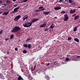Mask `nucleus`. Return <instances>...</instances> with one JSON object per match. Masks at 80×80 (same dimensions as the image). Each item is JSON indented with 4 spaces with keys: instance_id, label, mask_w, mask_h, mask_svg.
Listing matches in <instances>:
<instances>
[{
    "instance_id": "423d86ee",
    "label": "nucleus",
    "mask_w": 80,
    "mask_h": 80,
    "mask_svg": "<svg viewBox=\"0 0 80 80\" xmlns=\"http://www.w3.org/2000/svg\"><path fill=\"white\" fill-rule=\"evenodd\" d=\"M39 20V18H33L32 19V22H31L32 24L33 23L35 22H37Z\"/></svg>"
},
{
    "instance_id": "6e6552de",
    "label": "nucleus",
    "mask_w": 80,
    "mask_h": 80,
    "mask_svg": "<svg viewBox=\"0 0 80 80\" xmlns=\"http://www.w3.org/2000/svg\"><path fill=\"white\" fill-rule=\"evenodd\" d=\"M54 9L56 10H59L60 9H61L62 8L61 7H55L54 8Z\"/></svg>"
},
{
    "instance_id": "bb28decb",
    "label": "nucleus",
    "mask_w": 80,
    "mask_h": 80,
    "mask_svg": "<svg viewBox=\"0 0 80 80\" xmlns=\"http://www.w3.org/2000/svg\"><path fill=\"white\" fill-rule=\"evenodd\" d=\"M49 29L48 28H45L44 29V32H47V31H48Z\"/></svg>"
},
{
    "instance_id": "f8f14e48",
    "label": "nucleus",
    "mask_w": 80,
    "mask_h": 80,
    "mask_svg": "<svg viewBox=\"0 0 80 80\" xmlns=\"http://www.w3.org/2000/svg\"><path fill=\"white\" fill-rule=\"evenodd\" d=\"M47 24V23H44L41 25L39 27L42 28V27H44Z\"/></svg>"
},
{
    "instance_id": "4468645a",
    "label": "nucleus",
    "mask_w": 80,
    "mask_h": 80,
    "mask_svg": "<svg viewBox=\"0 0 80 80\" xmlns=\"http://www.w3.org/2000/svg\"><path fill=\"white\" fill-rule=\"evenodd\" d=\"M6 2L8 6L11 3L10 1L8 0H7Z\"/></svg>"
},
{
    "instance_id": "0eeeda50",
    "label": "nucleus",
    "mask_w": 80,
    "mask_h": 80,
    "mask_svg": "<svg viewBox=\"0 0 80 80\" xmlns=\"http://www.w3.org/2000/svg\"><path fill=\"white\" fill-rule=\"evenodd\" d=\"M18 80H23V78L20 75H18Z\"/></svg>"
},
{
    "instance_id": "37998d69",
    "label": "nucleus",
    "mask_w": 80,
    "mask_h": 80,
    "mask_svg": "<svg viewBox=\"0 0 80 80\" xmlns=\"http://www.w3.org/2000/svg\"><path fill=\"white\" fill-rule=\"evenodd\" d=\"M7 54H9V53H9V52H7Z\"/></svg>"
},
{
    "instance_id": "58836bf2",
    "label": "nucleus",
    "mask_w": 80,
    "mask_h": 80,
    "mask_svg": "<svg viewBox=\"0 0 80 80\" xmlns=\"http://www.w3.org/2000/svg\"><path fill=\"white\" fill-rule=\"evenodd\" d=\"M18 5H16V4H14V7H16Z\"/></svg>"
},
{
    "instance_id": "2f4dec72",
    "label": "nucleus",
    "mask_w": 80,
    "mask_h": 80,
    "mask_svg": "<svg viewBox=\"0 0 80 80\" xmlns=\"http://www.w3.org/2000/svg\"><path fill=\"white\" fill-rule=\"evenodd\" d=\"M9 40V38H5V40L6 41H7V40Z\"/></svg>"
},
{
    "instance_id": "412c9836",
    "label": "nucleus",
    "mask_w": 80,
    "mask_h": 80,
    "mask_svg": "<svg viewBox=\"0 0 80 80\" xmlns=\"http://www.w3.org/2000/svg\"><path fill=\"white\" fill-rule=\"evenodd\" d=\"M28 0H23V1H22V2H27L28 1Z\"/></svg>"
},
{
    "instance_id": "6ab92c4d",
    "label": "nucleus",
    "mask_w": 80,
    "mask_h": 80,
    "mask_svg": "<svg viewBox=\"0 0 80 80\" xmlns=\"http://www.w3.org/2000/svg\"><path fill=\"white\" fill-rule=\"evenodd\" d=\"M27 52V51L26 50H24L23 51V53L24 54H26Z\"/></svg>"
},
{
    "instance_id": "ddd939ff",
    "label": "nucleus",
    "mask_w": 80,
    "mask_h": 80,
    "mask_svg": "<svg viewBox=\"0 0 80 80\" xmlns=\"http://www.w3.org/2000/svg\"><path fill=\"white\" fill-rule=\"evenodd\" d=\"M28 15L25 16L22 19L23 21H25L26 19L28 18Z\"/></svg>"
},
{
    "instance_id": "f3484780",
    "label": "nucleus",
    "mask_w": 80,
    "mask_h": 80,
    "mask_svg": "<svg viewBox=\"0 0 80 80\" xmlns=\"http://www.w3.org/2000/svg\"><path fill=\"white\" fill-rule=\"evenodd\" d=\"M78 15H77V16H76L74 18V19L76 20L77 19H78Z\"/></svg>"
},
{
    "instance_id": "9b49d317",
    "label": "nucleus",
    "mask_w": 80,
    "mask_h": 80,
    "mask_svg": "<svg viewBox=\"0 0 80 80\" xmlns=\"http://www.w3.org/2000/svg\"><path fill=\"white\" fill-rule=\"evenodd\" d=\"M51 12H44L43 13H44L46 15H48L49 14V13Z\"/></svg>"
},
{
    "instance_id": "13d9d810",
    "label": "nucleus",
    "mask_w": 80,
    "mask_h": 80,
    "mask_svg": "<svg viewBox=\"0 0 80 80\" xmlns=\"http://www.w3.org/2000/svg\"><path fill=\"white\" fill-rule=\"evenodd\" d=\"M62 59V58H60V59Z\"/></svg>"
},
{
    "instance_id": "bf43d9fd",
    "label": "nucleus",
    "mask_w": 80,
    "mask_h": 80,
    "mask_svg": "<svg viewBox=\"0 0 80 80\" xmlns=\"http://www.w3.org/2000/svg\"><path fill=\"white\" fill-rule=\"evenodd\" d=\"M1 6V5H0V6Z\"/></svg>"
},
{
    "instance_id": "1a4fd4ad",
    "label": "nucleus",
    "mask_w": 80,
    "mask_h": 80,
    "mask_svg": "<svg viewBox=\"0 0 80 80\" xmlns=\"http://www.w3.org/2000/svg\"><path fill=\"white\" fill-rule=\"evenodd\" d=\"M76 11V10L75 9H74L73 10H71L70 11V13L72 14L73 13L75 12Z\"/></svg>"
},
{
    "instance_id": "c03bdc74",
    "label": "nucleus",
    "mask_w": 80,
    "mask_h": 80,
    "mask_svg": "<svg viewBox=\"0 0 80 80\" xmlns=\"http://www.w3.org/2000/svg\"><path fill=\"white\" fill-rule=\"evenodd\" d=\"M54 18L57 19V18H58V17H54Z\"/></svg>"
},
{
    "instance_id": "a878e982",
    "label": "nucleus",
    "mask_w": 80,
    "mask_h": 80,
    "mask_svg": "<svg viewBox=\"0 0 80 80\" xmlns=\"http://www.w3.org/2000/svg\"><path fill=\"white\" fill-rule=\"evenodd\" d=\"M68 2H69V3H72L73 2V1L72 0H69Z\"/></svg>"
},
{
    "instance_id": "a18cd8bd",
    "label": "nucleus",
    "mask_w": 80,
    "mask_h": 80,
    "mask_svg": "<svg viewBox=\"0 0 80 80\" xmlns=\"http://www.w3.org/2000/svg\"><path fill=\"white\" fill-rule=\"evenodd\" d=\"M17 0H12V1L13 2H15Z\"/></svg>"
},
{
    "instance_id": "4be33fe9",
    "label": "nucleus",
    "mask_w": 80,
    "mask_h": 80,
    "mask_svg": "<svg viewBox=\"0 0 80 80\" xmlns=\"http://www.w3.org/2000/svg\"><path fill=\"white\" fill-rule=\"evenodd\" d=\"M77 27H75L74 28L73 32H76Z\"/></svg>"
},
{
    "instance_id": "20e7f679",
    "label": "nucleus",
    "mask_w": 80,
    "mask_h": 80,
    "mask_svg": "<svg viewBox=\"0 0 80 80\" xmlns=\"http://www.w3.org/2000/svg\"><path fill=\"white\" fill-rule=\"evenodd\" d=\"M21 17V16L20 15H18L16 16L14 18V20L15 21H17Z\"/></svg>"
},
{
    "instance_id": "ea45409f",
    "label": "nucleus",
    "mask_w": 80,
    "mask_h": 80,
    "mask_svg": "<svg viewBox=\"0 0 80 80\" xmlns=\"http://www.w3.org/2000/svg\"><path fill=\"white\" fill-rule=\"evenodd\" d=\"M77 58H80V56H77Z\"/></svg>"
},
{
    "instance_id": "39448f33",
    "label": "nucleus",
    "mask_w": 80,
    "mask_h": 80,
    "mask_svg": "<svg viewBox=\"0 0 80 80\" xmlns=\"http://www.w3.org/2000/svg\"><path fill=\"white\" fill-rule=\"evenodd\" d=\"M19 8H16L14 9V11H12V13H15V12H17L18 11V9H19Z\"/></svg>"
},
{
    "instance_id": "49530a36",
    "label": "nucleus",
    "mask_w": 80,
    "mask_h": 80,
    "mask_svg": "<svg viewBox=\"0 0 80 80\" xmlns=\"http://www.w3.org/2000/svg\"><path fill=\"white\" fill-rule=\"evenodd\" d=\"M53 52V51H51V52H50V53L51 54H52V53H53V52Z\"/></svg>"
},
{
    "instance_id": "f03ea898",
    "label": "nucleus",
    "mask_w": 80,
    "mask_h": 80,
    "mask_svg": "<svg viewBox=\"0 0 80 80\" xmlns=\"http://www.w3.org/2000/svg\"><path fill=\"white\" fill-rule=\"evenodd\" d=\"M32 23L31 22H27L23 24V27H24L26 28L30 27L32 25Z\"/></svg>"
},
{
    "instance_id": "72a5a7b5",
    "label": "nucleus",
    "mask_w": 80,
    "mask_h": 80,
    "mask_svg": "<svg viewBox=\"0 0 80 80\" xmlns=\"http://www.w3.org/2000/svg\"><path fill=\"white\" fill-rule=\"evenodd\" d=\"M69 60V58H67L66 59V61H68Z\"/></svg>"
},
{
    "instance_id": "5701e85b",
    "label": "nucleus",
    "mask_w": 80,
    "mask_h": 80,
    "mask_svg": "<svg viewBox=\"0 0 80 80\" xmlns=\"http://www.w3.org/2000/svg\"><path fill=\"white\" fill-rule=\"evenodd\" d=\"M54 27V26H53V25H51L50 26V28H53Z\"/></svg>"
},
{
    "instance_id": "cd10ccee",
    "label": "nucleus",
    "mask_w": 80,
    "mask_h": 80,
    "mask_svg": "<svg viewBox=\"0 0 80 80\" xmlns=\"http://www.w3.org/2000/svg\"><path fill=\"white\" fill-rule=\"evenodd\" d=\"M72 39V38H70V37H69L68 38V40H71Z\"/></svg>"
},
{
    "instance_id": "c85d7f7f",
    "label": "nucleus",
    "mask_w": 80,
    "mask_h": 80,
    "mask_svg": "<svg viewBox=\"0 0 80 80\" xmlns=\"http://www.w3.org/2000/svg\"><path fill=\"white\" fill-rule=\"evenodd\" d=\"M31 39L29 38L27 39L26 40V42H28V41H30Z\"/></svg>"
},
{
    "instance_id": "79ce46f5",
    "label": "nucleus",
    "mask_w": 80,
    "mask_h": 80,
    "mask_svg": "<svg viewBox=\"0 0 80 80\" xmlns=\"http://www.w3.org/2000/svg\"><path fill=\"white\" fill-rule=\"evenodd\" d=\"M77 15V14H73V15H72V17H73V16H75V15Z\"/></svg>"
},
{
    "instance_id": "a211bd4d",
    "label": "nucleus",
    "mask_w": 80,
    "mask_h": 80,
    "mask_svg": "<svg viewBox=\"0 0 80 80\" xmlns=\"http://www.w3.org/2000/svg\"><path fill=\"white\" fill-rule=\"evenodd\" d=\"M23 46L25 47V48H28V46L27 44H24L23 45Z\"/></svg>"
},
{
    "instance_id": "f704fd0d",
    "label": "nucleus",
    "mask_w": 80,
    "mask_h": 80,
    "mask_svg": "<svg viewBox=\"0 0 80 80\" xmlns=\"http://www.w3.org/2000/svg\"><path fill=\"white\" fill-rule=\"evenodd\" d=\"M45 9V8H42V9H41V10H40V11H42L44 10Z\"/></svg>"
},
{
    "instance_id": "5fc2aeb1",
    "label": "nucleus",
    "mask_w": 80,
    "mask_h": 80,
    "mask_svg": "<svg viewBox=\"0 0 80 80\" xmlns=\"http://www.w3.org/2000/svg\"><path fill=\"white\" fill-rule=\"evenodd\" d=\"M9 7H11V6H9Z\"/></svg>"
},
{
    "instance_id": "c756f323",
    "label": "nucleus",
    "mask_w": 80,
    "mask_h": 80,
    "mask_svg": "<svg viewBox=\"0 0 80 80\" xmlns=\"http://www.w3.org/2000/svg\"><path fill=\"white\" fill-rule=\"evenodd\" d=\"M3 32V30H1V31H0V35L2 33V32Z\"/></svg>"
},
{
    "instance_id": "aec40b11",
    "label": "nucleus",
    "mask_w": 80,
    "mask_h": 80,
    "mask_svg": "<svg viewBox=\"0 0 80 80\" xmlns=\"http://www.w3.org/2000/svg\"><path fill=\"white\" fill-rule=\"evenodd\" d=\"M28 47L29 49H30L31 48V46L30 44H28Z\"/></svg>"
},
{
    "instance_id": "7c9ffc66",
    "label": "nucleus",
    "mask_w": 80,
    "mask_h": 80,
    "mask_svg": "<svg viewBox=\"0 0 80 80\" xmlns=\"http://www.w3.org/2000/svg\"><path fill=\"white\" fill-rule=\"evenodd\" d=\"M18 49L17 48H15V50L16 51H18Z\"/></svg>"
},
{
    "instance_id": "c9c22d12",
    "label": "nucleus",
    "mask_w": 80,
    "mask_h": 80,
    "mask_svg": "<svg viewBox=\"0 0 80 80\" xmlns=\"http://www.w3.org/2000/svg\"><path fill=\"white\" fill-rule=\"evenodd\" d=\"M5 10L6 12H7V11H9V10L8 8H6Z\"/></svg>"
},
{
    "instance_id": "603ef678",
    "label": "nucleus",
    "mask_w": 80,
    "mask_h": 80,
    "mask_svg": "<svg viewBox=\"0 0 80 80\" xmlns=\"http://www.w3.org/2000/svg\"><path fill=\"white\" fill-rule=\"evenodd\" d=\"M43 2V1H42V2H42V3Z\"/></svg>"
},
{
    "instance_id": "4d7b16f0",
    "label": "nucleus",
    "mask_w": 80,
    "mask_h": 80,
    "mask_svg": "<svg viewBox=\"0 0 80 80\" xmlns=\"http://www.w3.org/2000/svg\"><path fill=\"white\" fill-rule=\"evenodd\" d=\"M1 75V74H0V76Z\"/></svg>"
},
{
    "instance_id": "b1692460",
    "label": "nucleus",
    "mask_w": 80,
    "mask_h": 80,
    "mask_svg": "<svg viewBox=\"0 0 80 80\" xmlns=\"http://www.w3.org/2000/svg\"><path fill=\"white\" fill-rule=\"evenodd\" d=\"M4 6L5 7H6L7 6H8V5L7 4V3H3L2 4V6Z\"/></svg>"
},
{
    "instance_id": "7ed1b4c3",
    "label": "nucleus",
    "mask_w": 80,
    "mask_h": 80,
    "mask_svg": "<svg viewBox=\"0 0 80 80\" xmlns=\"http://www.w3.org/2000/svg\"><path fill=\"white\" fill-rule=\"evenodd\" d=\"M64 21H67L69 19L68 15L67 14L64 15Z\"/></svg>"
},
{
    "instance_id": "473e14b6",
    "label": "nucleus",
    "mask_w": 80,
    "mask_h": 80,
    "mask_svg": "<svg viewBox=\"0 0 80 80\" xmlns=\"http://www.w3.org/2000/svg\"><path fill=\"white\" fill-rule=\"evenodd\" d=\"M43 8V7H40L38 9H42Z\"/></svg>"
},
{
    "instance_id": "864d4df0",
    "label": "nucleus",
    "mask_w": 80,
    "mask_h": 80,
    "mask_svg": "<svg viewBox=\"0 0 80 80\" xmlns=\"http://www.w3.org/2000/svg\"><path fill=\"white\" fill-rule=\"evenodd\" d=\"M80 8V7H78V8Z\"/></svg>"
},
{
    "instance_id": "a19ab883",
    "label": "nucleus",
    "mask_w": 80,
    "mask_h": 80,
    "mask_svg": "<svg viewBox=\"0 0 80 80\" xmlns=\"http://www.w3.org/2000/svg\"><path fill=\"white\" fill-rule=\"evenodd\" d=\"M39 11H40V10H37L36 11L37 12H38Z\"/></svg>"
},
{
    "instance_id": "6e6d98bb",
    "label": "nucleus",
    "mask_w": 80,
    "mask_h": 80,
    "mask_svg": "<svg viewBox=\"0 0 80 80\" xmlns=\"http://www.w3.org/2000/svg\"><path fill=\"white\" fill-rule=\"evenodd\" d=\"M5 7L4 6H3V7Z\"/></svg>"
},
{
    "instance_id": "dca6fc26",
    "label": "nucleus",
    "mask_w": 80,
    "mask_h": 80,
    "mask_svg": "<svg viewBox=\"0 0 80 80\" xmlns=\"http://www.w3.org/2000/svg\"><path fill=\"white\" fill-rule=\"evenodd\" d=\"M74 40L75 41V42H79V40H78L77 38H75L74 39Z\"/></svg>"
},
{
    "instance_id": "09e8293b",
    "label": "nucleus",
    "mask_w": 80,
    "mask_h": 80,
    "mask_svg": "<svg viewBox=\"0 0 80 80\" xmlns=\"http://www.w3.org/2000/svg\"><path fill=\"white\" fill-rule=\"evenodd\" d=\"M2 13V12H0V14H1Z\"/></svg>"
},
{
    "instance_id": "4c0bfd02",
    "label": "nucleus",
    "mask_w": 80,
    "mask_h": 80,
    "mask_svg": "<svg viewBox=\"0 0 80 80\" xmlns=\"http://www.w3.org/2000/svg\"><path fill=\"white\" fill-rule=\"evenodd\" d=\"M50 64V63H48L46 65V66H49Z\"/></svg>"
},
{
    "instance_id": "2eb2a0df",
    "label": "nucleus",
    "mask_w": 80,
    "mask_h": 80,
    "mask_svg": "<svg viewBox=\"0 0 80 80\" xmlns=\"http://www.w3.org/2000/svg\"><path fill=\"white\" fill-rule=\"evenodd\" d=\"M14 37V34H12L11 35L10 37V39H11V40H12V38H13Z\"/></svg>"
},
{
    "instance_id": "393cba45",
    "label": "nucleus",
    "mask_w": 80,
    "mask_h": 80,
    "mask_svg": "<svg viewBox=\"0 0 80 80\" xmlns=\"http://www.w3.org/2000/svg\"><path fill=\"white\" fill-rule=\"evenodd\" d=\"M61 14H62V13H63V14H65V11H62L61 12Z\"/></svg>"
},
{
    "instance_id": "f257e3e1",
    "label": "nucleus",
    "mask_w": 80,
    "mask_h": 80,
    "mask_svg": "<svg viewBox=\"0 0 80 80\" xmlns=\"http://www.w3.org/2000/svg\"><path fill=\"white\" fill-rule=\"evenodd\" d=\"M21 30V29L20 27L18 26H16L14 27V28H12V29L11 31V32L12 33L14 32V33H16V32H18V31H20Z\"/></svg>"
},
{
    "instance_id": "9d476101",
    "label": "nucleus",
    "mask_w": 80,
    "mask_h": 80,
    "mask_svg": "<svg viewBox=\"0 0 80 80\" xmlns=\"http://www.w3.org/2000/svg\"><path fill=\"white\" fill-rule=\"evenodd\" d=\"M10 11H8L7 12H4L3 13V15H7L8 14V13Z\"/></svg>"
},
{
    "instance_id": "e433bc0d",
    "label": "nucleus",
    "mask_w": 80,
    "mask_h": 80,
    "mask_svg": "<svg viewBox=\"0 0 80 80\" xmlns=\"http://www.w3.org/2000/svg\"><path fill=\"white\" fill-rule=\"evenodd\" d=\"M36 65H35V66H34V69H33V70L34 71L35 70V69L36 68Z\"/></svg>"
},
{
    "instance_id": "8fccbe9b",
    "label": "nucleus",
    "mask_w": 80,
    "mask_h": 80,
    "mask_svg": "<svg viewBox=\"0 0 80 80\" xmlns=\"http://www.w3.org/2000/svg\"><path fill=\"white\" fill-rule=\"evenodd\" d=\"M68 0H65V1H66V2H68Z\"/></svg>"
},
{
    "instance_id": "3c124183",
    "label": "nucleus",
    "mask_w": 80,
    "mask_h": 80,
    "mask_svg": "<svg viewBox=\"0 0 80 80\" xmlns=\"http://www.w3.org/2000/svg\"><path fill=\"white\" fill-rule=\"evenodd\" d=\"M2 2V1H0V3H1Z\"/></svg>"
},
{
    "instance_id": "de8ad7c7",
    "label": "nucleus",
    "mask_w": 80,
    "mask_h": 80,
    "mask_svg": "<svg viewBox=\"0 0 80 80\" xmlns=\"http://www.w3.org/2000/svg\"><path fill=\"white\" fill-rule=\"evenodd\" d=\"M62 1H63V0H60L59 2H62Z\"/></svg>"
}]
</instances>
